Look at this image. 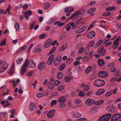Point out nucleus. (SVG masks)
Listing matches in <instances>:
<instances>
[{
	"mask_svg": "<svg viewBox=\"0 0 121 121\" xmlns=\"http://www.w3.org/2000/svg\"><path fill=\"white\" fill-rule=\"evenodd\" d=\"M105 83L104 80L97 79L95 81L94 84L95 86L97 87H100L104 85Z\"/></svg>",
	"mask_w": 121,
	"mask_h": 121,
	"instance_id": "obj_1",
	"label": "nucleus"
},
{
	"mask_svg": "<svg viewBox=\"0 0 121 121\" xmlns=\"http://www.w3.org/2000/svg\"><path fill=\"white\" fill-rule=\"evenodd\" d=\"M112 114L108 113L100 117L98 121H109L111 116Z\"/></svg>",
	"mask_w": 121,
	"mask_h": 121,
	"instance_id": "obj_2",
	"label": "nucleus"
},
{
	"mask_svg": "<svg viewBox=\"0 0 121 121\" xmlns=\"http://www.w3.org/2000/svg\"><path fill=\"white\" fill-rule=\"evenodd\" d=\"M121 118V114L115 113L113 114L111 119V121H117Z\"/></svg>",
	"mask_w": 121,
	"mask_h": 121,
	"instance_id": "obj_3",
	"label": "nucleus"
},
{
	"mask_svg": "<svg viewBox=\"0 0 121 121\" xmlns=\"http://www.w3.org/2000/svg\"><path fill=\"white\" fill-rule=\"evenodd\" d=\"M99 76L101 78H104L107 77L108 74V72L104 71H100L98 73Z\"/></svg>",
	"mask_w": 121,
	"mask_h": 121,
	"instance_id": "obj_4",
	"label": "nucleus"
},
{
	"mask_svg": "<svg viewBox=\"0 0 121 121\" xmlns=\"http://www.w3.org/2000/svg\"><path fill=\"white\" fill-rule=\"evenodd\" d=\"M120 38H121V37L119 36L115 40L114 44L112 47V48L114 49H116L118 47L119 44V41Z\"/></svg>",
	"mask_w": 121,
	"mask_h": 121,
	"instance_id": "obj_5",
	"label": "nucleus"
},
{
	"mask_svg": "<svg viewBox=\"0 0 121 121\" xmlns=\"http://www.w3.org/2000/svg\"><path fill=\"white\" fill-rule=\"evenodd\" d=\"M106 52V50L104 49V47L103 46H102L99 48L97 51V52L100 54L102 56L105 55Z\"/></svg>",
	"mask_w": 121,
	"mask_h": 121,
	"instance_id": "obj_6",
	"label": "nucleus"
},
{
	"mask_svg": "<svg viewBox=\"0 0 121 121\" xmlns=\"http://www.w3.org/2000/svg\"><path fill=\"white\" fill-rule=\"evenodd\" d=\"M67 95L64 96H62L58 98V101L60 103H63L65 102L67 100Z\"/></svg>",
	"mask_w": 121,
	"mask_h": 121,
	"instance_id": "obj_7",
	"label": "nucleus"
},
{
	"mask_svg": "<svg viewBox=\"0 0 121 121\" xmlns=\"http://www.w3.org/2000/svg\"><path fill=\"white\" fill-rule=\"evenodd\" d=\"M62 59V57L60 56L59 58H55L54 59L53 62L55 66L59 65Z\"/></svg>",
	"mask_w": 121,
	"mask_h": 121,
	"instance_id": "obj_8",
	"label": "nucleus"
},
{
	"mask_svg": "<svg viewBox=\"0 0 121 121\" xmlns=\"http://www.w3.org/2000/svg\"><path fill=\"white\" fill-rule=\"evenodd\" d=\"M27 48V47L25 45L22 46L20 48L18 49L15 52V54L19 53L23 51H25Z\"/></svg>",
	"mask_w": 121,
	"mask_h": 121,
	"instance_id": "obj_9",
	"label": "nucleus"
},
{
	"mask_svg": "<svg viewBox=\"0 0 121 121\" xmlns=\"http://www.w3.org/2000/svg\"><path fill=\"white\" fill-rule=\"evenodd\" d=\"M22 12L24 15L25 18L26 20H28L29 19V16L31 15L32 12L29 10L28 11V12L26 11H25L24 13H23V11Z\"/></svg>",
	"mask_w": 121,
	"mask_h": 121,
	"instance_id": "obj_10",
	"label": "nucleus"
},
{
	"mask_svg": "<svg viewBox=\"0 0 121 121\" xmlns=\"http://www.w3.org/2000/svg\"><path fill=\"white\" fill-rule=\"evenodd\" d=\"M107 110L108 112L111 111L112 112H116V111L113 104L109 105L107 107Z\"/></svg>",
	"mask_w": 121,
	"mask_h": 121,
	"instance_id": "obj_11",
	"label": "nucleus"
},
{
	"mask_svg": "<svg viewBox=\"0 0 121 121\" xmlns=\"http://www.w3.org/2000/svg\"><path fill=\"white\" fill-rule=\"evenodd\" d=\"M95 100L92 99H87L85 101V104L87 105H91L95 104Z\"/></svg>",
	"mask_w": 121,
	"mask_h": 121,
	"instance_id": "obj_12",
	"label": "nucleus"
},
{
	"mask_svg": "<svg viewBox=\"0 0 121 121\" xmlns=\"http://www.w3.org/2000/svg\"><path fill=\"white\" fill-rule=\"evenodd\" d=\"M52 42V39H49L47 40L44 44V48H47L49 47L51 45Z\"/></svg>",
	"mask_w": 121,
	"mask_h": 121,
	"instance_id": "obj_13",
	"label": "nucleus"
},
{
	"mask_svg": "<svg viewBox=\"0 0 121 121\" xmlns=\"http://www.w3.org/2000/svg\"><path fill=\"white\" fill-rule=\"evenodd\" d=\"M45 67V65L44 62H42L40 63L38 65V69L40 70L43 69Z\"/></svg>",
	"mask_w": 121,
	"mask_h": 121,
	"instance_id": "obj_14",
	"label": "nucleus"
},
{
	"mask_svg": "<svg viewBox=\"0 0 121 121\" xmlns=\"http://www.w3.org/2000/svg\"><path fill=\"white\" fill-rule=\"evenodd\" d=\"M85 11V10L84 9H82L79 11H77L76 13H73L74 14V16L75 17H77V15H83Z\"/></svg>",
	"mask_w": 121,
	"mask_h": 121,
	"instance_id": "obj_15",
	"label": "nucleus"
},
{
	"mask_svg": "<svg viewBox=\"0 0 121 121\" xmlns=\"http://www.w3.org/2000/svg\"><path fill=\"white\" fill-rule=\"evenodd\" d=\"M86 28V27L84 26L83 27H80L79 30H76L75 31V32L78 33H81L82 32L85 31V29Z\"/></svg>",
	"mask_w": 121,
	"mask_h": 121,
	"instance_id": "obj_16",
	"label": "nucleus"
},
{
	"mask_svg": "<svg viewBox=\"0 0 121 121\" xmlns=\"http://www.w3.org/2000/svg\"><path fill=\"white\" fill-rule=\"evenodd\" d=\"M72 114H73V116L75 118H77L81 117L82 115L79 113L78 112L73 111L72 112Z\"/></svg>",
	"mask_w": 121,
	"mask_h": 121,
	"instance_id": "obj_17",
	"label": "nucleus"
},
{
	"mask_svg": "<svg viewBox=\"0 0 121 121\" xmlns=\"http://www.w3.org/2000/svg\"><path fill=\"white\" fill-rule=\"evenodd\" d=\"M74 10V8L73 7H67L65 8L64 11L66 13L72 12Z\"/></svg>",
	"mask_w": 121,
	"mask_h": 121,
	"instance_id": "obj_18",
	"label": "nucleus"
},
{
	"mask_svg": "<svg viewBox=\"0 0 121 121\" xmlns=\"http://www.w3.org/2000/svg\"><path fill=\"white\" fill-rule=\"evenodd\" d=\"M55 112L54 110H53L49 111L47 114L48 117L50 118L52 117L54 115Z\"/></svg>",
	"mask_w": 121,
	"mask_h": 121,
	"instance_id": "obj_19",
	"label": "nucleus"
},
{
	"mask_svg": "<svg viewBox=\"0 0 121 121\" xmlns=\"http://www.w3.org/2000/svg\"><path fill=\"white\" fill-rule=\"evenodd\" d=\"M95 32L92 31L89 32L88 35V37L89 38H92L94 37L95 35Z\"/></svg>",
	"mask_w": 121,
	"mask_h": 121,
	"instance_id": "obj_20",
	"label": "nucleus"
},
{
	"mask_svg": "<svg viewBox=\"0 0 121 121\" xmlns=\"http://www.w3.org/2000/svg\"><path fill=\"white\" fill-rule=\"evenodd\" d=\"M36 108V106L34 103H31L29 106V109L30 111H33Z\"/></svg>",
	"mask_w": 121,
	"mask_h": 121,
	"instance_id": "obj_21",
	"label": "nucleus"
},
{
	"mask_svg": "<svg viewBox=\"0 0 121 121\" xmlns=\"http://www.w3.org/2000/svg\"><path fill=\"white\" fill-rule=\"evenodd\" d=\"M54 56L53 55H51L49 57L47 62V64L48 65H50L52 64L54 59Z\"/></svg>",
	"mask_w": 121,
	"mask_h": 121,
	"instance_id": "obj_22",
	"label": "nucleus"
},
{
	"mask_svg": "<svg viewBox=\"0 0 121 121\" xmlns=\"http://www.w3.org/2000/svg\"><path fill=\"white\" fill-rule=\"evenodd\" d=\"M105 90L103 89H99L96 92V94L97 95H99L103 94L105 92Z\"/></svg>",
	"mask_w": 121,
	"mask_h": 121,
	"instance_id": "obj_23",
	"label": "nucleus"
},
{
	"mask_svg": "<svg viewBox=\"0 0 121 121\" xmlns=\"http://www.w3.org/2000/svg\"><path fill=\"white\" fill-rule=\"evenodd\" d=\"M27 67L23 65L20 72V73L22 75H23L26 71Z\"/></svg>",
	"mask_w": 121,
	"mask_h": 121,
	"instance_id": "obj_24",
	"label": "nucleus"
},
{
	"mask_svg": "<svg viewBox=\"0 0 121 121\" xmlns=\"http://www.w3.org/2000/svg\"><path fill=\"white\" fill-rule=\"evenodd\" d=\"M99 65L100 66H102L104 65V61L103 60L100 59L98 60Z\"/></svg>",
	"mask_w": 121,
	"mask_h": 121,
	"instance_id": "obj_25",
	"label": "nucleus"
},
{
	"mask_svg": "<svg viewBox=\"0 0 121 121\" xmlns=\"http://www.w3.org/2000/svg\"><path fill=\"white\" fill-rule=\"evenodd\" d=\"M48 86L49 89H52L54 88V86L53 83L51 82H49L48 83Z\"/></svg>",
	"mask_w": 121,
	"mask_h": 121,
	"instance_id": "obj_26",
	"label": "nucleus"
},
{
	"mask_svg": "<svg viewBox=\"0 0 121 121\" xmlns=\"http://www.w3.org/2000/svg\"><path fill=\"white\" fill-rule=\"evenodd\" d=\"M73 59L71 58H69L66 61V63L68 65H70L73 62Z\"/></svg>",
	"mask_w": 121,
	"mask_h": 121,
	"instance_id": "obj_27",
	"label": "nucleus"
},
{
	"mask_svg": "<svg viewBox=\"0 0 121 121\" xmlns=\"http://www.w3.org/2000/svg\"><path fill=\"white\" fill-rule=\"evenodd\" d=\"M63 77V74L61 72H59L58 73L57 77L58 79H60Z\"/></svg>",
	"mask_w": 121,
	"mask_h": 121,
	"instance_id": "obj_28",
	"label": "nucleus"
},
{
	"mask_svg": "<svg viewBox=\"0 0 121 121\" xmlns=\"http://www.w3.org/2000/svg\"><path fill=\"white\" fill-rule=\"evenodd\" d=\"M40 45H39L37 46V47L34 50V52L36 53L38 52H39L41 51V49L40 48H38V47Z\"/></svg>",
	"mask_w": 121,
	"mask_h": 121,
	"instance_id": "obj_29",
	"label": "nucleus"
},
{
	"mask_svg": "<svg viewBox=\"0 0 121 121\" xmlns=\"http://www.w3.org/2000/svg\"><path fill=\"white\" fill-rule=\"evenodd\" d=\"M72 78V77L70 76H66L65 78V81L67 82H69L70 80Z\"/></svg>",
	"mask_w": 121,
	"mask_h": 121,
	"instance_id": "obj_30",
	"label": "nucleus"
},
{
	"mask_svg": "<svg viewBox=\"0 0 121 121\" xmlns=\"http://www.w3.org/2000/svg\"><path fill=\"white\" fill-rule=\"evenodd\" d=\"M104 100H100L95 101V105H99L104 103Z\"/></svg>",
	"mask_w": 121,
	"mask_h": 121,
	"instance_id": "obj_31",
	"label": "nucleus"
},
{
	"mask_svg": "<svg viewBox=\"0 0 121 121\" xmlns=\"http://www.w3.org/2000/svg\"><path fill=\"white\" fill-rule=\"evenodd\" d=\"M110 71L111 72L118 73L119 72V71L117 70L115 67H112L110 69Z\"/></svg>",
	"mask_w": 121,
	"mask_h": 121,
	"instance_id": "obj_32",
	"label": "nucleus"
},
{
	"mask_svg": "<svg viewBox=\"0 0 121 121\" xmlns=\"http://www.w3.org/2000/svg\"><path fill=\"white\" fill-rule=\"evenodd\" d=\"M23 59L22 58H20L17 59L16 61L18 65L20 64L22 61Z\"/></svg>",
	"mask_w": 121,
	"mask_h": 121,
	"instance_id": "obj_33",
	"label": "nucleus"
},
{
	"mask_svg": "<svg viewBox=\"0 0 121 121\" xmlns=\"http://www.w3.org/2000/svg\"><path fill=\"white\" fill-rule=\"evenodd\" d=\"M8 65H9L8 63H5L1 67H3L5 71L7 69Z\"/></svg>",
	"mask_w": 121,
	"mask_h": 121,
	"instance_id": "obj_34",
	"label": "nucleus"
},
{
	"mask_svg": "<svg viewBox=\"0 0 121 121\" xmlns=\"http://www.w3.org/2000/svg\"><path fill=\"white\" fill-rule=\"evenodd\" d=\"M5 104L3 106L4 107H6L11 105L10 103L7 100H6L5 101Z\"/></svg>",
	"mask_w": 121,
	"mask_h": 121,
	"instance_id": "obj_35",
	"label": "nucleus"
},
{
	"mask_svg": "<svg viewBox=\"0 0 121 121\" xmlns=\"http://www.w3.org/2000/svg\"><path fill=\"white\" fill-rule=\"evenodd\" d=\"M116 9V7L113 6L112 7H110L109 8H107L106 9V10L107 11H109L114 10L115 9Z\"/></svg>",
	"mask_w": 121,
	"mask_h": 121,
	"instance_id": "obj_36",
	"label": "nucleus"
},
{
	"mask_svg": "<svg viewBox=\"0 0 121 121\" xmlns=\"http://www.w3.org/2000/svg\"><path fill=\"white\" fill-rule=\"evenodd\" d=\"M50 5V3H45L44 6V8L45 9H47L49 8Z\"/></svg>",
	"mask_w": 121,
	"mask_h": 121,
	"instance_id": "obj_37",
	"label": "nucleus"
},
{
	"mask_svg": "<svg viewBox=\"0 0 121 121\" xmlns=\"http://www.w3.org/2000/svg\"><path fill=\"white\" fill-rule=\"evenodd\" d=\"M65 64L64 63L62 64L59 68V70L60 71L62 70L65 68Z\"/></svg>",
	"mask_w": 121,
	"mask_h": 121,
	"instance_id": "obj_38",
	"label": "nucleus"
},
{
	"mask_svg": "<svg viewBox=\"0 0 121 121\" xmlns=\"http://www.w3.org/2000/svg\"><path fill=\"white\" fill-rule=\"evenodd\" d=\"M91 66L89 67L86 70V73L87 74L89 73L91 70Z\"/></svg>",
	"mask_w": 121,
	"mask_h": 121,
	"instance_id": "obj_39",
	"label": "nucleus"
},
{
	"mask_svg": "<svg viewBox=\"0 0 121 121\" xmlns=\"http://www.w3.org/2000/svg\"><path fill=\"white\" fill-rule=\"evenodd\" d=\"M57 102L55 100H52L50 104L51 106H52L54 105H55L56 104Z\"/></svg>",
	"mask_w": 121,
	"mask_h": 121,
	"instance_id": "obj_40",
	"label": "nucleus"
},
{
	"mask_svg": "<svg viewBox=\"0 0 121 121\" xmlns=\"http://www.w3.org/2000/svg\"><path fill=\"white\" fill-rule=\"evenodd\" d=\"M14 71L13 69V68H11L9 70L8 73L10 75H11L13 73H14Z\"/></svg>",
	"mask_w": 121,
	"mask_h": 121,
	"instance_id": "obj_41",
	"label": "nucleus"
},
{
	"mask_svg": "<svg viewBox=\"0 0 121 121\" xmlns=\"http://www.w3.org/2000/svg\"><path fill=\"white\" fill-rule=\"evenodd\" d=\"M9 91L8 90H7V91L6 92H4L0 94V97H2V96L4 95H7L9 94Z\"/></svg>",
	"mask_w": 121,
	"mask_h": 121,
	"instance_id": "obj_42",
	"label": "nucleus"
},
{
	"mask_svg": "<svg viewBox=\"0 0 121 121\" xmlns=\"http://www.w3.org/2000/svg\"><path fill=\"white\" fill-rule=\"evenodd\" d=\"M118 88H115L114 89L112 90L111 91L112 94L113 93L114 95H115L116 94V92L118 90Z\"/></svg>",
	"mask_w": 121,
	"mask_h": 121,
	"instance_id": "obj_43",
	"label": "nucleus"
},
{
	"mask_svg": "<svg viewBox=\"0 0 121 121\" xmlns=\"http://www.w3.org/2000/svg\"><path fill=\"white\" fill-rule=\"evenodd\" d=\"M44 95V94L43 93H39L36 96L40 98L43 96Z\"/></svg>",
	"mask_w": 121,
	"mask_h": 121,
	"instance_id": "obj_44",
	"label": "nucleus"
},
{
	"mask_svg": "<svg viewBox=\"0 0 121 121\" xmlns=\"http://www.w3.org/2000/svg\"><path fill=\"white\" fill-rule=\"evenodd\" d=\"M89 58L87 56L84 57L83 58V61L85 62H87L89 61Z\"/></svg>",
	"mask_w": 121,
	"mask_h": 121,
	"instance_id": "obj_45",
	"label": "nucleus"
},
{
	"mask_svg": "<svg viewBox=\"0 0 121 121\" xmlns=\"http://www.w3.org/2000/svg\"><path fill=\"white\" fill-rule=\"evenodd\" d=\"M90 90L89 86L87 85L85 86L84 87L83 90L85 91H87Z\"/></svg>",
	"mask_w": 121,
	"mask_h": 121,
	"instance_id": "obj_46",
	"label": "nucleus"
},
{
	"mask_svg": "<svg viewBox=\"0 0 121 121\" xmlns=\"http://www.w3.org/2000/svg\"><path fill=\"white\" fill-rule=\"evenodd\" d=\"M20 27V25L18 23H16L15 25V28L16 31H17L19 29Z\"/></svg>",
	"mask_w": 121,
	"mask_h": 121,
	"instance_id": "obj_47",
	"label": "nucleus"
},
{
	"mask_svg": "<svg viewBox=\"0 0 121 121\" xmlns=\"http://www.w3.org/2000/svg\"><path fill=\"white\" fill-rule=\"evenodd\" d=\"M29 61L28 59H27L26 60L23 65L27 67V66L29 64Z\"/></svg>",
	"mask_w": 121,
	"mask_h": 121,
	"instance_id": "obj_48",
	"label": "nucleus"
},
{
	"mask_svg": "<svg viewBox=\"0 0 121 121\" xmlns=\"http://www.w3.org/2000/svg\"><path fill=\"white\" fill-rule=\"evenodd\" d=\"M46 34H43L39 36V39H42L46 37Z\"/></svg>",
	"mask_w": 121,
	"mask_h": 121,
	"instance_id": "obj_49",
	"label": "nucleus"
},
{
	"mask_svg": "<svg viewBox=\"0 0 121 121\" xmlns=\"http://www.w3.org/2000/svg\"><path fill=\"white\" fill-rule=\"evenodd\" d=\"M56 50V48L54 46L53 47V48L50 51V52L49 53V55L53 53Z\"/></svg>",
	"mask_w": 121,
	"mask_h": 121,
	"instance_id": "obj_50",
	"label": "nucleus"
},
{
	"mask_svg": "<svg viewBox=\"0 0 121 121\" xmlns=\"http://www.w3.org/2000/svg\"><path fill=\"white\" fill-rule=\"evenodd\" d=\"M6 42V40L5 39L4 40H2L1 41L0 43V46H3L5 45Z\"/></svg>",
	"mask_w": 121,
	"mask_h": 121,
	"instance_id": "obj_51",
	"label": "nucleus"
},
{
	"mask_svg": "<svg viewBox=\"0 0 121 121\" xmlns=\"http://www.w3.org/2000/svg\"><path fill=\"white\" fill-rule=\"evenodd\" d=\"M94 41H91L88 44V46L89 47H92L93 45L94 44Z\"/></svg>",
	"mask_w": 121,
	"mask_h": 121,
	"instance_id": "obj_52",
	"label": "nucleus"
},
{
	"mask_svg": "<svg viewBox=\"0 0 121 121\" xmlns=\"http://www.w3.org/2000/svg\"><path fill=\"white\" fill-rule=\"evenodd\" d=\"M66 46H64L63 45L61 46L59 49L60 51H62L65 49L66 48Z\"/></svg>",
	"mask_w": 121,
	"mask_h": 121,
	"instance_id": "obj_53",
	"label": "nucleus"
},
{
	"mask_svg": "<svg viewBox=\"0 0 121 121\" xmlns=\"http://www.w3.org/2000/svg\"><path fill=\"white\" fill-rule=\"evenodd\" d=\"M64 89V87L63 86H61L58 87V89L59 91H60L63 90Z\"/></svg>",
	"mask_w": 121,
	"mask_h": 121,
	"instance_id": "obj_54",
	"label": "nucleus"
},
{
	"mask_svg": "<svg viewBox=\"0 0 121 121\" xmlns=\"http://www.w3.org/2000/svg\"><path fill=\"white\" fill-rule=\"evenodd\" d=\"M78 95L79 96H83L85 95V93L82 91H81L78 94Z\"/></svg>",
	"mask_w": 121,
	"mask_h": 121,
	"instance_id": "obj_55",
	"label": "nucleus"
},
{
	"mask_svg": "<svg viewBox=\"0 0 121 121\" xmlns=\"http://www.w3.org/2000/svg\"><path fill=\"white\" fill-rule=\"evenodd\" d=\"M60 83V82L59 80H56L54 82V84L56 86H58Z\"/></svg>",
	"mask_w": 121,
	"mask_h": 121,
	"instance_id": "obj_56",
	"label": "nucleus"
},
{
	"mask_svg": "<svg viewBox=\"0 0 121 121\" xmlns=\"http://www.w3.org/2000/svg\"><path fill=\"white\" fill-rule=\"evenodd\" d=\"M86 118H81L78 119L77 121H86Z\"/></svg>",
	"mask_w": 121,
	"mask_h": 121,
	"instance_id": "obj_57",
	"label": "nucleus"
},
{
	"mask_svg": "<svg viewBox=\"0 0 121 121\" xmlns=\"http://www.w3.org/2000/svg\"><path fill=\"white\" fill-rule=\"evenodd\" d=\"M69 24L71 26L73 27V29H74L77 26V25H75L74 22L70 23Z\"/></svg>",
	"mask_w": 121,
	"mask_h": 121,
	"instance_id": "obj_58",
	"label": "nucleus"
},
{
	"mask_svg": "<svg viewBox=\"0 0 121 121\" xmlns=\"http://www.w3.org/2000/svg\"><path fill=\"white\" fill-rule=\"evenodd\" d=\"M84 50V48L83 47H82L79 50L78 53L81 54L82 53Z\"/></svg>",
	"mask_w": 121,
	"mask_h": 121,
	"instance_id": "obj_59",
	"label": "nucleus"
},
{
	"mask_svg": "<svg viewBox=\"0 0 121 121\" xmlns=\"http://www.w3.org/2000/svg\"><path fill=\"white\" fill-rule=\"evenodd\" d=\"M112 94L111 91H110L107 92L105 95V96L106 97H108L111 95Z\"/></svg>",
	"mask_w": 121,
	"mask_h": 121,
	"instance_id": "obj_60",
	"label": "nucleus"
},
{
	"mask_svg": "<svg viewBox=\"0 0 121 121\" xmlns=\"http://www.w3.org/2000/svg\"><path fill=\"white\" fill-rule=\"evenodd\" d=\"M81 102V101L78 99H75V103L76 104H78L80 103Z\"/></svg>",
	"mask_w": 121,
	"mask_h": 121,
	"instance_id": "obj_61",
	"label": "nucleus"
},
{
	"mask_svg": "<svg viewBox=\"0 0 121 121\" xmlns=\"http://www.w3.org/2000/svg\"><path fill=\"white\" fill-rule=\"evenodd\" d=\"M111 14V13L110 12H109L108 13H104L103 14V15L104 16H107L110 15Z\"/></svg>",
	"mask_w": 121,
	"mask_h": 121,
	"instance_id": "obj_62",
	"label": "nucleus"
},
{
	"mask_svg": "<svg viewBox=\"0 0 121 121\" xmlns=\"http://www.w3.org/2000/svg\"><path fill=\"white\" fill-rule=\"evenodd\" d=\"M96 10V8L95 7H93L91 8L90 9V13H91L92 12H94Z\"/></svg>",
	"mask_w": 121,
	"mask_h": 121,
	"instance_id": "obj_63",
	"label": "nucleus"
},
{
	"mask_svg": "<svg viewBox=\"0 0 121 121\" xmlns=\"http://www.w3.org/2000/svg\"><path fill=\"white\" fill-rule=\"evenodd\" d=\"M103 41L102 40H99L97 43V46H99L102 44Z\"/></svg>",
	"mask_w": 121,
	"mask_h": 121,
	"instance_id": "obj_64",
	"label": "nucleus"
}]
</instances>
